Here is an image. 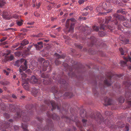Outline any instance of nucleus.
I'll return each mask as SVG.
<instances>
[{"label": "nucleus", "instance_id": "nucleus-16", "mask_svg": "<svg viewBox=\"0 0 131 131\" xmlns=\"http://www.w3.org/2000/svg\"><path fill=\"white\" fill-rule=\"evenodd\" d=\"M129 125L127 124L125 126V129H124V131H128L129 130V128L128 127Z\"/></svg>", "mask_w": 131, "mask_h": 131}, {"label": "nucleus", "instance_id": "nucleus-56", "mask_svg": "<svg viewBox=\"0 0 131 131\" xmlns=\"http://www.w3.org/2000/svg\"><path fill=\"white\" fill-rule=\"evenodd\" d=\"M49 65V63H47V65Z\"/></svg>", "mask_w": 131, "mask_h": 131}, {"label": "nucleus", "instance_id": "nucleus-41", "mask_svg": "<svg viewBox=\"0 0 131 131\" xmlns=\"http://www.w3.org/2000/svg\"><path fill=\"white\" fill-rule=\"evenodd\" d=\"M108 9L107 10V11L108 10V11H107V12H106L107 13L109 12H110V11H111V10H110V11H109V10H108Z\"/></svg>", "mask_w": 131, "mask_h": 131}, {"label": "nucleus", "instance_id": "nucleus-17", "mask_svg": "<svg viewBox=\"0 0 131 131\" xmlns=\"http://www.w3.org/2000/svg\"><path fill=\"white\" fill-rule=\"evenodd\" d=\"M23 87L24 89L26 90H28L29 89V86L27 84L24 85Z\"/></svg>", "mask_w": 131, "mask_h": 131}, {"label": "nucleus", "instance_id": "nucleus-10", "mask_svg": "<svg viewBox=\"0 0 131 131\" xmlns=\"http://www.w3.org/2000/svg\"><path fill=\"white\" fill-rule=\"evenodd\" d=\"M5 4V1L3 0H0V7H2Z\"/></svg>", "mask_w": 131, "mask_h": 131}, {"label": "nucleus", "instance_id": "nucleus-52", "mask_svg": "<svg viewBox=\"0 0 131 131\" xmlns=\"http://www.w3.org/2000/svg\"><path fill=\"white\" fill-rule=\"evenodd\" d=\"M72 1L73 2H74V0H72Z\"/></svg>", "mask_w": 131, "mask_h": 131}, {"label": "nucleus", "instance_id": "nucleus-44", "mask_svg": "<svg viewBox=\"0 0 131 131\" xmlns=\"http://www.w3.org/2000/svg\"><path fill=\"white\" fill-rule=\"evenodd\" d=\"M36 1V0H32V2L34 3Z\"/></svg>", "mask_w": 131, "mask_h": 131}, {"label": "nucleus", "instance_id": "nucleus-27", "mask_svg": "<svg viewBox=\"0 0 131 131\" xmlns=\"http://www.w3.org/2000/svg\"><path fill=\"white\" fill-rule=\"evenodd\" d=\"M52 8V6H51L50 5H48L47 7V9L48 10L51 9Z\"/></svg>", "mask_w": 131, "mask_h": 131}, {"label": "nucleus", "instance_id": "nucleus-38", "mask_svg": "<svg viewBox=\"0 0 131 131\" xmlns=\"http://www.w3.org/2000/svg\"><path fill=\"white\" fill-rule=\"evenodd\" d=\"M88 7L87 8H85L84 9L86 10H88Z\"/></svg>", "mask_w": 131, "mask_h": 131}, {"label": "nucleus", "instance_id": "nucleus-13", "mask_svg": "<svg viewBox=\"0 0 131 131\" xmlns=\"http://www.w3.org/2000/svg\"><path fill=\"white\" fill-rule=\"evenodd\" d=\"M74 27V24H71V27L70 28V31H73Z\"/></svg>", "mask_w": 131, "mask_h": 131}, {"label": "nucleus", "instance_id": "nucleus-58", "mask_svg": "<svg viewBox=\"0 0 131 131\" xmlns=\"http://www.w3.org/2000/svg\"><path fill=\"white\" fill-rule=\"evenodd\" d=\"M130 55L131 56V52H130Z\"/></svg>", "mask_w": 131, "mask_h": 131}, {"label": "nucleus", "instance_id": "nucleus-39", "mask_svg": "<svg viewBox=\"0 0 131 131\" xmlns=\"http://www.w3.org/2000/svg\"><path fill=\"white\" fill-rule=\"evenodd\" d=\"M63 13L62 12H61L60 13V15H62L63 14Z\"/></svg>", "mask_w": 131, "mask_h": 131}, {"label": "nucleus", "instance_id": "nucleus-11", "mask_svg": "<svg viewBox=\"0 0 131 131\" xmlns=\"http://www.w3.org/2000/svg\"><path fill=\"white\" fill-rule=\"evenodd\" d=\"M108 101H107L106 100L105 101V102L106 103V104L107 105H111V104L110 102H111V100L110 99H108Z\"/></svg>", "mask_w": 131, "mask_h": 131}, {"label": "nucleus", "instance_id": "nucleus-24", "mask_svg": "<svg viewBox=\"0 0 131 131\" xmlns=\"http://www.w3.org/2000/svg\"><path fill=\"white\" fill-rule=\"evenodd\" d=\"M7 39L6 37H3L2 39H0V41L1 42H2L5 40Z\"/></svg>", "mask_w": 131, "mask_h": 131}, {"label": "nucleus", "instance_id": "nucleus-30", "mask_svg": "<svg viewBox=\"0 0 131 131\" xmlns=\"http://www.w3.org/2000/svg\"><path fill=\"white\" fill-rule=\"evenodd\" d=\"M88 9L90 10H92L93 9V8L91 6H89L88 7Z\"/></svg>", "mask_w": 131, "mask_h": 131}, {"label": "nucleus", "instance_id": "nucleus-57", "mask_svg": "<svg viewBox=\"0 0 131 131\" xmlns=\"http://www.w3.org/2000/svg\"><path fill=\"white\" fill-rule=\"evenodd\" d=\"M130 22H131V19H130Z\"/></svg>", "mask_w": 131, "mask_h": 131}, {"label": "nucleus", "instance_id": "nucleus-3", "mask_svg": "<svg viewBox=\"0 0 131 131\" xmlns=\"http://www.w3.org/2000/svg\"><path fill=\"white\" fill-rule=\"evenodd\" d=\"M110 4V3L108 2H104L102 4V7L105 9L107 10Z\"/></svg>", "mask_w": 131, "mask_h": 131}, {"label": "nucleus", "instance_id": "nucleus-21", "mask_svg": "<svg viewBox=\"0 0 131 131\" xmlns=\"http://www.w3.org/2000/svg\"><path fill=\"white\" fill-rule=\"evenodd\" d=\"M119 50L120 52H121V54L122 55H124V53L123 52V49L122 48H121L119 49Z\"/></svg>", "mask_w": 131, "mask_h": 131}, {"label": "nucleus", "instance_id": "nucleus-12", "mask_svg": "<svg viewBox=\"0 0 131 131\" xmlns=\"http://www.w3.org/2000/svg\"><path fill=\"white\" fill-rule=\"evenodd\" d=\"M124 59L127 61H129L131 62V58L129 56L127 58H124Z\"/></svg>", "mask_w": 131, "mask_h": 131}, {"label": "nucleus", "instance_id": "nucleus-59", "mask_svg": "<svg viewBox=\"0 0 131 131\" xmlns=\"http://www.w3.org/2000/svg\"><path fill=\"white\" fill-rule=\"evenodd\" d=\"M51 20H52V19H51Z\"/></svg>", "mask_w": 131, "mask_h": 131}, {"label": "nucleus", "instance_id": "nucleus-51", "mask_svg": "<svg viewBox=\"0 0 131 131\" xmlns=\"http://www.w3.org/2000/svg\"><path fill=\"white\" fill-rule=\"evenodd\" d=\"M6 43V42H5L4 44H5Z\"/></svg>", "mask_w": 131, "mask_h": 131}, {"label": "nucleus", "instance_id": "nucleus-8", "mask_svg": "<svg viewBox=\"0 0 131 131\" xmlns=\"http://www.w3.org/2000/svg\"><path fill=\"white\" fill-rule=\"evenodd\" d=\"M10 69L7 68L6 70H4L3 71L4 73L6 74V75H8L10 73Z\"/></svg>", "mask_w": 131, "mask_h": 131}, {"label": "nucleus", "instance_id": "nucleus-18", "mask_svg": "<svg viewBox=\"0 0 131 131\" xmlns=\"http://www.w3.org/2000/svg\"><path fill=\"white\" fill-rule=\"evenodd\" d=\"M99 34L100 36H104L105 35L103 31L99 32Z\"/></svg>", "mask_w": 131, "mask_h": 131}, {"label": "nucleus", "instance_id": "nucleus-14", "mask_svg": "<svg viewBox=\"0 0 131 131\" xmlns=\"http://www.w3.org/2000/svg\"><path fill=\"white\" fill-rule=\"evenodd\" d=\"M22 20H21V21H18L17 22V24L18 26H21L23 24Z\"/></svg>", "mask_w": 131, "mask_h": 131}, {"label": "nucleus", "instance_id": "nucleus-7", "mask_svg": "<svg viewBox=\"0 0 131 131\" xmlns=\"http://www.w3.org/2000/svg\"><path fill=\"white\" fill-rule=\"evenodd\" d=\"M129 21H124L123 24V25L127 27H130L131 26V24L129 23Z\"/></svg>", "mask_w": 131, "mask_h": 131}, {"label": "nucleus", "instance_id": "nucleus-47", "mask_svg": "<svg viewBox=\"0 0 131 131\" xmlns=\"http://www.w3.org/2000/svg\"><path fill=\"white\" fill-rule=\"evenodd\" d=\"M24 130H25L24 131H27V129H24Z\"/></svg>", "mask_w": 131, "mask_h": 131}, {"label": "nucleus", "instance_id": "nucleus-19", "mask_svg": "<svg viewBox=\"0 0 131 131\" xmlns=\"http://www.w3.org/2000/svg\"><path fill=\"white\" fill-rule=\"evenodd\" d=\"M15 55L16 56H19L21 55V54L20 52H18L15 53Z\"/></svg>", "mask_w": 131, "mask_h": 131}, {"label": "nucleus", "instance_id": "nucleus-9", "mask_svg": "<svg viewBox=\"0 0 131 131\" xmlns=\"http://www.w3.org/2000/svg\"><path fill=\"white\" fill-rule=\"evenodd\" d=\"M28 41L26 40H25L22 41L21 43V44L22 45L24 46L28 44Z\"/></svg>", "mask_w": 131, "mask_h": 131}, {"label": "nucleus", "instance_id": "nucleus-31", "mask_svg": "<svg viewBox=\"0 0 131 131\" xmlns=\"http://www.w3.org/2000/svg\"><path fill=\"white\" fill-rule=\"evenodd\" d=\"M40 4L39 3L37 5V7L38 8L39 6H40Z\"/></svg>", "mask_w": 131, "mask_h": 131}, {"label": "nucleus", "instance_id": "nucleus-63", "mask_svg": "<svg viewBox=\"0 0 131 131\" xmlns=\"http://www.w3.org/2000/svg\"><path fill=\"white\" fill-rule=\"evenodd\" d=\"M56 62H57V61H56Z\"/></svg>", "mask_w": 131, "mask_h": 131}, {"label": "nucleus", "instance_id": "nucleus-45", "mask_svg": "<svg viewBox=\"0 0 131 131\" xmlns=\"http://www.w3.org/2000/svg\"><path fill=\"white\" fill-rule=\"evenodd\" d=\"M36 6V5L35 4H33V7L35 6Z\"/></svg>", "mask_w": 131, "mask_h": 131}, {"label": "nucleus", "instance_id": "nucleus-37", "mask_svg": "<svg viewBox=\"0 0 131 131\" xmlns=\"http://www.w3.org/2000/svg\"><path fill=\"white\" fill-rule=\"evenodd\" d=\"M27 24H28V25H31L32 24V23H27Z\"/></svg>", "mask_w": 131, "mask_h": 131}, {"label": "nucleus", "instance_id": "nucleus-33", "mask_svg": "<svg viewBox=\"0 0 131 131\" xmlns=\"http://www.w3.org/2000/svg\"><path fill=\"white\" fill-rule=\"evenodd\" d=\"M34 15L36 16L37 17H38V16H39V15H37V13H34Z\"/></svg>", "mask_w": 131, "mask_h": 131}, {"label": "nucleus", "instance_id": "nucleus-28", "mask_svg": "<svg viewBox=\"0 0 131 131\" xmlns=\"http://www.w3.org/2000/svg\"><path fill=\"white\" fill-rule=\"evenodd\" d=\"M121 64L122 65L125 64L126 63V62L123 61H121Z\"/></svg>", "mask_w": 131, "mask_h": 131}, {"label": "nucleus", "instance_id": "nucleus-62", "mask_svg": "<svg viewBox=\"0 0 131 131\" xmlns=\"http://www.w3.org/2000/svg\"><path fill=\"white\" fill-rule=\"evenodd\" d=\"M37 93V92H36V93Z\"/></svg>", "mask_w": 131, "mask_h": 131}, {"label": "nucleus", "instance_id": "nucleus-46", "mask_svg": "<svg viewBox=\"0 0 131 131\" xmlns=\"http://www.w3.org/2000/svg\"><path fill=\"white\" fill-rule=\"evenodd\" d=\"M124 125H123V126H120V127H124Z\"/></svg>", "mask_w": 131, "mask_h": 131}, {"label": "nucleus", "instance_id": "nucleus-26", "mask_svg": "<svg viewBox=\"0 0 131 131\" xmlns=\"http://www.w3.org/2000/svg\"><path fill=\"white\" fill-rule=\"evenodd\" d=\"M13 17L16 19H17V18H19V17L18 16L17 14H15L13 16Z\"/></svg>", "mask_w": 131, "mask_h": 131}, {"label": "nucleus", "instance_id": "nucleus-43", "mask_svg": "<svg viewBox=\"0 0 131 131\" xmlns=\"http://www.w3.org/2000/svg\"><path fill=\"white\" fill-rule=\"evenodd\" d=\"M128 68L129 69H131V66L129 67H128Z\"/></svg>", "mask_w": 131, "mask_h": 131}, {"label": "nucleus", "instance_id": "nucleus-40", "mask_svg": "<svg viewBox=\"0 0 131 131\" xmlns=\"http://www.w3.org/2000/svg\"><path fill=\"white\" fill-rule=\"evenodd\" d=\"M16 77V75H13V78H15Z\"/></svg>", "mask_w": 131, "mask_h": 131}, {"label": "nucleus", "instance_id": "nucleus-49", "mask_svg": "<svg viewBox=\"0 0 131 131\" xmlns=\"http://www.w3.org/2000/svg\"><path fill=\"white\" fill-rule=\"evenodd\" d=\"M27 13H25L24 14L25 15H26L27 14Z\"/></svg>", "mask_w": 131, "mask_h": 131}, {"label": "nucleus", "instance_id": "nucleus-36", "mask_svg": "<svg viewBox=\"0 0 131 131\" xmlns=\"http://www.w3.org/2000/svg\"><path fill=\"white\" fill-rule=\"evenodd\" d=\"M86 121V120L85 119H83L82 120V122L83 123L85 122Z\"/></svg>", "mask_w": 131, "mask_h": 131}, {"label": "nucleus", "instance_id": "nucleus-42", "mask_svg": "<svg viewBox=\"0 0 131 131\" xmlns=\"http://www.w3.org/2000/svg\"><path fill=\"white\" fill-rule=\"evenodd\" d=\"M2 90L1 89H0V93H2Z\"/></svg>", "mask_w": 131, "mask_h": 131}, {"label": "nucleus", "instance_id": "nucleus-60", "mask_svg": "<svg viewBox=\"0 0 131 131\" xmlns=\"http://www.w3.org/2000/svg\"><path fill=\"white\" fill-rule=\"evenodd\" d=\"M68 4V3H66V4Z\"/></svg>", "mask_w": 131, "mask_h": 131}, {"label": "nucleus", "instance_id": "nucleus-53", "mask_svg": "<svg viewBox=\"0 0 131 131\" xmlns=\"http://www.w3.org/2000/svg\"><path fill=\"white\" fill-rule=\"evenodd\" d=\"M50 4H53V3H50Z\"/></svg>", "mask_w": 131, "mask_h": 131}, {"label": "nucleus", "instance_id": "nucleus-32", "mask_svg": "<svg viewBox=\"0 0 131 131\" xmlns=\"http://www.w3.org/2000/svg\"><path fill=\"white\" fill-rule=\"evenodd\" d=\"M21 74L22 76H24L25 77H26V75L25 74H22V73H21Z\"/></svg>", "mask_w": 131, "mask_h": 131}, {"label": "nucleus", "instance_id": "nucleus-54", "mask_svg": "<svg viewBox=\"0 0 131 131\" xmlns=\"http://www.w3.org/2000/svg\"><path fill=\"white\" fill-rule=\"evenodd\" d=\"M10 25V26H12V25Z\"/></svg>", "mask_w": 131, "mask_h": 131}, {"label": "nucleus", "instance_id": "nucleus-48", "mask_svg": "<svg viewBox=\"0 0 131 131\" xmlns=\"http://www.w3.org/2000/svg\"><path fill=\"white\" fill-rule=\"evenodd\" d=\"M51 105H52V107L53 108V104H52V103H51Z\"/></svg>", "mask_w": 131, "mask_h": 131}, {"label": "nucleus", "instance_id": "nucleus-15", "mask_svg": "<svg viewBox=\"0 0 131 131\" xmlns=\"http://www.w3.org/2000/svg\"><path fill=\"white\" fill-rule=\"evenodd\" d=\"M93 28L94 30L96 31H97L99 30V27L97 26H93Z\"/></svg>", "mask_w": 131, "mask_h": 131}, {"label": "nucleus", "instance_id": "nucleus-22", "mask_svg": "<svg viewBox=\"0 0 131 131\" xmlns=\"http://www.w3.org/2000/svg\"><path fill=\"white\" fill-rule=\"evenodd\" d=\"M84 0H79L78 2L79 4H81L84 3Z\"/></svg>", "mask_w": 131, "mask_h": 131}, {"label": "nucleus", "instance_id": "nucleus-55", "mask_svg": "<svg viewBox=\"0 0 131 131\" xmlns=\"http://www.w3.org/2000/svg\"><path fill=\"white\" fill-rule=\"evenodd\" d=\"M43 70V71H45L46 70Z\"/></svg>", "mask_w": 131, "mask_h": 131}, {"label": "nucleus", "instance_id": "nucleus-35", "mask_svg": "<svg viewBox=\"0 0 131 131\" xmlns=\"http://www.w3.org/2000/svg\"><path fill=\"white\" fill-rule=\"evenodd\" d=\"M70 19H68L67 20V24H68V22H69V21L70 20Z\"/></svg>", "mask_w": 131, "mask_h": 131}, {"label": "nucleus", "instance_id": "nucleus-6", "mask_svg": "<svg viewBox=\"0 0 131 131\" xmlns=\"http://www.w3.org/2000/svg\"><path fill=\"white\" fill-rule=\"evenodd\" d=\"M38 45H35L36 49L37 50H39L43 47L42 43V42H40L38 43Z\"/></svg>", "mask_w": 131, "mask_h": 131}, {"label": "nucleus", "instance_id": "nucleus-4", "mask_svg": "<svg viewBox=\"0 0 131 131\" xmlns=\"http://www.w3.org/2000/svg\"><path fill=\"white\" fill-rule=\"evenodd\" d=\"M14 58L13 56L12 55H10V56H6L5 57V61H11L13 60Z\"/></svg>", "mask_w": 131, "mask_h": 131}, {"label": "nucleus", "instance_id": "nucleus-50", "mask_svg": "<svg viewBox=\"0 0 131 131\" xmlns=\"http://www.w3.org/2000/svg\"><path fill=\"white\" fill-rule=\"evenodd\" d=\"M126 2L127 1H124V2H125V3H126Z\"/></svg>", "mask_w": 131, "mask_h": 131}, {"label": "nucleus", "instance_id": "nucleus-23", "mask_svg": "<svg viewBox=\"0 0 131 131\" xmlns=\"http://www.w3.org/2000/svg\"><path fill=\"white\" fill-rule=\"evenodd\" d=\"M112 2L115 4H117L118 3L117 0H112Z\"/></svg>", "mask_w": 131, "mask_h": 131}, {"label": "nucleus", "instance_id": "nucleus-2", "mask_svg": "<svg viewBox=\"0 0 131 131\" xmlns=\"http://www.w3.org/2000/svg\"><path fill=\"white\" fill-rule=\"evenodd\" d=\"M3 18L9 20L12 17L11 15L8 14L6 13H4L2 15Z\"/></svg>", "mask_w": 131, "mask_h": 131}, {"label": "nucleus", "instance_id": "nucleus-34", "mask_svg": "<svg viewBox=\"0 0 131 131\" xmlns=\"http://www.w3.org/2000/svg\"><path fill=\"white\" fill-rule=\"evenodd\" d=\"M12 96L14 98H16V96L14 95H13H13H12Z\"/></svg>", "mask_w": 131, "mask_h": 131}, {"label": "nucleus", "instance_id": "nucleus-20", "mask_svg": "<svg viewBox=\"0 0 131 131\" xmlns=\"http://www.w3.org/2000/svg\"><path fill=\"white\" fill-rule=\"evenodd\" d=\"M104 83L105 84L107 85H110V83H109V82L107 80H105L104 81Z\"/></svg>", "mask_w": 131, "mask_h": 131}, {"label": "nucleus", "instance_id": "nucleus-61", "mask_svg": "<svg viewBox=\"0 0 131 131\" xmlns=\"http://www.w3.org/2000/svg\"><path fill=\"white\" fill-rule=\"evenodd\" d=\"M45 41H46L47 42V40H46Z\"/></svg>", "mask_w": 131, "mask_h": 131}, {"label": "nucleus", "instance_id": "nucleus-5", "mask_svg": "<svg viewBox=\"0 0 131 131\" xmlns=\"http://www.w3.org/2000/svg\"><path fill=\"white\" fill-rule=\"evenodd\" d=\"M37 79L34 76H32L31 79L29 80V81L32 83H36L37 81Z\"/></svg>", "mask_w": 131, "mask_h": 131}, {"label": "nucleus", "instance_id": "nucleus-1", "mask_svg": "<svg viewBox=\"0 0 131 131\" xmlns=\"http://www.w3.org/2000/svg\"><path fill=\"white\" fill-rule=\"evenodd\" d=\"M27 62L26 61L24 63V65L21 66L20 67L19 71L20 73H22V71H25L27 68V66L26 65Z\"/></svg>", "mask_w": 131, "mask_h": 131}, {"label": "nucleus", "instance_id": "nucleus-29", "mask_svg": "<svg viewBox=\"0 0 131 131\" xmlns=\"http://www.w3.org/2000/svg\"><path fill=\"white\" fill-rule=\"evenodd\" d=\"M25 61H26V62H27V61L26 60H25L24 59H21L20 60H19V61H20V62H21V63L23 62H24V61H25Z\"/></svg>", "mask_w": 131, "mask_h": 131}, {"label": "nucleus", "instance_id": "nucleus-25", "mask_svg": "<svg viewBox=\"0 0 131 131\" xmlns=\"http://www.w3.org/2000/svg\"><path fill=\"white\" fill-rule=\"evenodd\" d=\"M55 55L57 57V58H60V56L57 53H56L55 54Z\"/></svg>", "mask_w": 131, "mask_h": 131}]
</instances>
